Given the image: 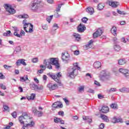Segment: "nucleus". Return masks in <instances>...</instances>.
Segmentation results:
<instances>
[{
  "label": "nucleus",
  "mask_w": 129,
  "mask_h": 129,
  "mask_svg": "<svg viewBox=\"0 0 129 129\" xmlns=\"http://www.w3.org/2000/svg\"><path fill=\"white\" fill-rule=\"evenodd\" d=\"M44 65L48 69H52V65H54L56 69H59L60 68V64L58 62V60H56L55 58H50L48 59H44L43 61Z\"/></svg>",
  "instance_id": "obj_1"
},
{
  "label": "nucleus",
  "mask_w": 129,
  "mask_h": 129,
  "mask_svg": "<svg viewBox=\"0 0 129 129\" xmlns=\"http://www.w3.org/2000/svg\"><path fill=\"white\" fill-rule=\"evenodd\" d=\"M41 1L39 0H34L32 1L30 6L29 8L32 12H34L35 13H37L38 10L40 9Z\"/></svg>",
  "instance_id": "obj_2"
},
{
  "label": "nucleus",
  "mask_w": 129,
  "mask_h": 129,
  "mask_svg": "<svg viewBox=\"0 0 129 129\" xmlns=\"http://www.w3.org/2000/svg\"><path fill=\"white\" fill-rule=\"evenodd\" d=\"M99 80L102 82H104L106 80H108L110 78V73L107 70H103L100 72L99 76Z\"/></svg>",
  "instance_id": "obj_3"
},
{
  "label": "nucleus",
  "mask_w": 129,
  "mask_h": 129,
  "mask_svg": "<svg viewBox=\"0 0 129 129\" xmlns=\"http://www.w3.org/2000/svg\"><path fill=\"white\" fill-rule=\"evenodd\" d=\"M23 24L24 26V30L26 33H33L34 32L33 30L34 26L30 23H27L26 19L23 20Z\"/></svg>",
  "instance_id": "obj_4"
},
{
  "label": "nucleus",
  "mask_w": 129,
  "mask_h": 129,
  "mask_svg": "<svg viewBox=\"0 0 129 129\" xmlns=\"http://www.w3.org/2000/svg\"><path fill=\"white\" fill-rule=\"evenodd\" d=\"M50 77L53 79L55 82L58 83L59 86H62V83H61V81L60 80V77H61L62 75H61V72H59L57 73L56 75L52 74L49 75Z\"/></svg>",
  "instance_id": "obj_5"
},
{
  "label": "nucleus",
  "mask_w": 129,
  "mask_h": 129,
  "mask_svg": "<svg viewBox=\"0 0 129 129\" xmlns=\"http://www.w3.org/2000/svg\"><path fill=\"white\" fill-rule=\"evenodd\" d=\"M27 119H30V116L28 115L27 112H23L22 115L19 117L20 122L23 124L24 122H28Z\"/></svg>",
  "instance_id": "obj_6"
},
{
  "label": "nucleus",
  "mask_w": 129,
  "mask_h": 129,
  "mask_svg": "<svg viewBox=\"0 0 129 129\" xmlns=\"http://www.w3.org/2000/svg\"><path fill=\"white\" fill-rule=\"evenodd\" d=\"M78 74V70L76 68H71L70 69V73H68V76L70 78H74Z\"/></svg>",
  "instance_id": "obj_7"
},
{
  "label": "nucleus",
  "mask_w": 129,
  "mask_h": 129,
  "mask_svg": "<svg viewBox=\"0 0 129 129\" xmlns=\"http://www.w3.org/2000/svg\"><path fill=\"white\" fill-rule=\"evenodd\" d=\"M4 7L6 11L9 13V14H11V15L16 14V10L13 8V6L10 4H5Z\"/></svg>",
  "instance_id": "obj_8"
},
{
  "label": "nucleus",
  "mask_w": 129,
  "mask_h": 129,
  "mask_svg": "<svg viewBox=\"0 0 129 129\" xmlns=\"http://www.w3.org/2000/svg\"><path fill=\"white\" fill-rule=\"evenodd\" d=\"M69 58H70V55L68 52H64L62 53L61 59L64 63H68L69 61Z\"/></svg>",
  "instance_id": "obj_9"
},
{
  "label": "nucleus",
  "mask_w": 129,
  "mask_h": 129,
  "mask_svg": "<svg viewBox=\"0 0 129 129\" xmlns=\"http://www.w3.org/2000/svg\"><path fill=\"white\" fill-rule=\"evenodd\" d=\"M120 73L123 74L125 78L129 79V71L125 69H119L118 70Z\"/></svg>",
  "instance_id": "obj_10"
},
{
  "label": "nucleus",
  "mask_w": 129,
  "mask_h": 129,
  "mask_svg": "<svg viewBox=\"0 0 129 129\" xmlns=\"http://www.w3.org/2000/svg\"><path fill=\"white\" fill-rule=\"evenodd\" d=\"M47 87L50 90H55L58 88V85L56 84H53L52 83H49L47 84Z\"/></svg>",
  "instance_id": "obj_11"
},
{
  "label": "nucleus",
  "mask_w": 129,
  "mask_h": 129,
  "mask_svg": "<svg viewBox=\"0 0 129 129\" xmlns=\"http://www.w3.org/2000/svg\"><path fill=\"white\" fill-rule=\"evenodd\" d=\"M102 35V30L100 29H98L95 33L93 34V37L94 39H96L97 37L101 36Z\"/></svg>",
  "instance_id": "obj_12"
},
{
  "label": "nucleus",
  "mask_w": 129,
  "mask_h": 129,
  "mask_svg": "<svg viewBox=\"0 0 129 129\" xmlns=\"http://www.w3.org/2000/svg\"><path fill=\"white\" fill-rule=\"evenodd\" d=\"M52 107L53 108H62L63 104H61L59 102H55L52 104Z\"/></svg>",
  "instance_id": "obj_13"
},
{
  "label": "nucleus",
  "mask_w": 129,
  "mask_h": 129,
  "mask_svg": "<svg viewBox=\"0 0 129 129\" xmlns=\"http://www.w3.org/2000/svg\"><path fill=\"white\" fill-rule=\"evenodd\" d=\"M86 30V27L84 25L80 24L78 27V32L79 33H83L84 31Z\"/></svg>",
  "instance_id": "obj_14"
},
{
  "label": "nucleus",
  "mask_w": 129,
  "mask_h": 129,
  "mask_svg": "<svg viewBox=\"0 0 129 129\" xmlns=\"http://www.w3.org/2000/svg\"><path fill=\"white\" fill-rule=\"evenodd\" d=\"M13 29L14 31V35L16 36V37H18V38H21V34L18 33L19 31V28L17 27H13Z\"/></svg>",
  "instance_id": "obj_15"
},
{
  "label": "nucleus",
  "mask_w": 129,
  "mask_h": 129,
  "mask_svg": "<svg viewBox=\"0 0 129 129\" xmlns=\"http://www.w3.org/2000/svg\"><path fill=\"white\" fill-rule=\"evenodd\" d=\"M21 64L23 65L24 66H26V65H27V63H26V62H25V59H20L17 61L16 62L17 66H21Z\"/></svg>",
  "instance_id": "obj_16"
},
{
  "label": "nucleus",
  "mask_w": 129,
  "mask_h": 129,
  "mask_svg": "<svg viewBox=\"0 0 129 129\" xmlns=\"http://www.w3.org/2000/svg\"><path fill=\"white\" fill-rule=\"evenodd\" d=\"M108 3L112 8H117V6H118V3L115 2H112L111 1H108Z\"/></svg>",
  "instance_id": "obj_17"
},
{
  "label": "nucleus",
  "mask_w": 129,
  "mask_h": 129,
  "mask_svg": "<svg viewBox=\"0 0 129 129\" xmlns=\"http://www.w3.org/2000/svg\"><path fill=\"white\" fill-rule=\"evenodd\" d=\"M108 107L107 106H103L100 111H102L103 113H107V112H108Z\"/></svg>",
  "instance_id": "obj_18"
},
{
  "label": "nucleus",
  "mask_w": 129,
  "mask_h": 129,
  "mask_svg": "<svg viewBox=\"0 0 129 129\" xmlns=\"http://www.w3.org/2000/svg\"><path fill=\"white\" fill-rule=\"evenodd\" d=\"M35 124V122L34 121H31L30 123H28L27 124H25L24 125V126L22 127V129H25V127H27V126H30V127H32V126H34V125Z\"/></svg>",
  "instance_id": "obj_19"
},
{
  "label": "nucleus",
  "mask_w": 129,
  "mask_h": 129,
  "mask_svg": "<svg viewBox=\"0 0 129 129\" xmlns=\"http://www.w3.org/2000/svg\"><path fill=\"white\" fill-rule=\"evenodd\" d=\"M126 62L125 58H121L118 60V64L119 65H124V64H126Z\"/></svg>",
  "instance_id": "obj_20"
},
{
  "label": "nucleus",
  "mask_w": 129,
  "mask_h": 129,
  "mask_svg": "<svg viewBox=\"0 0 129 129\" xmlns=\"http://www.w3.org/2000/svg\"><path fill=\"white\" fill-rule=\"evenodd\" d=\"M73 37H74L76 41H79L80 40V39H81V37L80 35L79 34L77 33H74L73 34Z\"/></svg>",
  "instance_id": "obj_21"
},
{
  "label": "nucleus",
  "mask_w": 129,
  "mask_h": 129,
  "mask_svg": "<svg viewBox=\"0 0 129 129\" xmlns=\"http://www.w3.org/2000/svg\"><path fill=\"white\" fill-rule=\"evenodd\" d=\"M112 122L113 123H116V122H122V119L120 118H117L116 117H114L112 119Z\"/></svg>",
  "instance_id": "obj_22"
},
{
  "label": "nucleus",
  "mask_w": 129,
  "mask_h": 129,
  "mask_svg": "<svg viewBox=\"0 0 129 129\" xmlns=\"http://www.w3.org/2000/svg\"><path fill=\"white\" fill-rule=\"evenodd\" d=\"M16 17L17 18H18V19H28V18H29V15L27 14H23L17 15Z\"/></svg>",
  "instance_id": "obj_23"
},
{
  "label": "nucleus",
  "mask_w": 129,
  "mask_h": 129,
  "mask_svg": "<svg viewBox=\"0 0 129 129\" xmlns=\"http://www.w3.org/2000/svg\"><path fill=\"white\" fill-rule=\"evenodd\" d=\"M100 117L101 118H102V119H103V120H104L106 122H108V121H109V119H108V117L104 114H101Z\"/></svg>",
  "instance_id": "obj_24"
},
{
  "label": "nucleus",
  "mask_w": 129,
  "mask_h": 129,
  "mask_svg": "<svg viewBox=\"0 0 129 129\" xmlns=\"http://www.w3.org/2000/svg\"><path fill=\"white\" fill-rule=\"evenodd\" d=\"M117 31V29L115 26H113L111 29V33L114 35L116 36V31Z\"/></svg>",
  "instance_id": "obj_25"
},
{
  "label": "nucleus",
  "mask_w": 129,
  "mask_h": 129,
  "mask_svg": "<svg viewBox=\"0 0 129 129\" xmlns=\"http://www.w3.org/2000/svg\"><path fill=\"white\" fill-rule=\"evenodd\" d=\"M94 67L98 69V68H100L101 67V63L99 61H97L94 63Z\"/></svg>",
  "instance_id": "obj_26"
},
{
  "label": "nucleus",
  "mask_w": 129,
  "mask_h": 129,
  "mask_svg": "<svg viewBox=\"0 0 129 129\" xmlns=\"http://www.w3.org/2000/svg\"><path fill=\"white\" fill-rule=\"evenodd\" d=\"M92 44H93V40H91L88 42V44H87L85 45V47H87V49H88V48H92Z\"/></svg>",
  "instance_id": "obj_27"
},
{
  "label": "nucleus",
  "mask_w": 129,
  "mask_h": 129,
  "mask_svg": "<svg viewBox=\"0 0 129 129\" xmlns=\"http://www.w3.org/2000/svg\"><path fill=\"white\" fill-rule=\"evenodd\" d=\"M28 79V76L27 75L24 76V77H20V81L21 82H26Z\"/></svg>",
  "instance_id": "obj_28"
},
{
  "label": "nucleus",
  "mask_w": 129,
  "mask_h": 129,
  "mask_svg": "<svg viewBox=\"0 0 129 129\" xmlns=\"http://www.w3.org/2000/svg\"><path fill=\"white\" fill-rule=\"evenodd\" d=\"M119 90L120 92H122V93L126 92V93H129V89L126 88H122L121 89H120Z\"/></svg>",
  "instance_id": "obj_29"
},
{
  "label": "nucleus",
  "mask_w": 129,
  "mask_h": 129,
  "mask_svg": "<svg viewBox=\"0 0 129 129\" xmlns=\"http://www.w3.org/2000/svg\"><path fill=\"white\" fill-rule=\"evenodd\" d=\"M97 8L99 11H101V10L104 9V5L102 3H99L97 6Z\"/></svg>",
  "instance_id": "obj_30"
},
{
  "label": "nucleus",
  "mask_w": 129,
  "mask_h": 129,
  "mask_svg": "<svg viewBox=\"0 0 129 129\" xmlns=\"http://www.w3.org/2000/svg\"><path fill=\"white\" fill-rule=\"evenodd\" d=\"M30 87L32 90H38V85L35 84L34 83L30 85Z\"/></svg>",
  "instance_id": "obj_31"
},
{
  "label": "nucleus",
  "mask_w": 129,
  "mask_h": 129,
  "mask_svg": "<svg viewBox=\"0 0 129 129\" xmlns=\"http://www.w3.org/2000/svg\"><path fill=\"white\" fill-rule=\"evenodd\" d=\"M86 12L90 14V15H92L94 13L93 9L92 8L89 7L87 9Z\"/></svg>",
  "instance_id": "obj_32"
},
{
  "label": "nucleus",
  "mask_w": 129,
  "mask_h": 129,
  "mask_svg": "<svg viewBox=\"0 0 129 129\" xmlns=\"http://www.w3.org/2000/svg\"><path fill=\"white\" fill-rule=\"evenodd\" d=\"M114 49L115 50V51L118 52V51H120L121 48L120 47V46L118 45H115L114 46Z\"/></svg>",
  "instance_id": "obj_33"
},
{
  "label": "nucleus",
  "mask_w": 129,
  "mask_h": 129,
  "mask_svg": "<svg viewBox=\"0 0 129 129\" xmlns=\"http://www.w3.org/2000/svg\"><path fill=\"white\" fill-rule=\"evenodd\" d=\"M43 112L42 111H37L34 115H36V116H38V117H41V116H43Z\"/></svg>",
  "instance_id": "obj_34"
},
{
  "label": "nucleus",
  "mask_w": 129,
  "mask_h": 129,
  "mask_svg": "<svg viewBox=\"0 0 129 129\" xmlns=\"http://www.w3.org/2000/svg\"><path fill=\"white\" fill-rule=\"evenodd\" d=\"M21 51V47L17 46L15 48V50L14 51V54H18V53H20V51Z\"/></svg>",
  "instance_id": "obj_35"
},
{
  "label": "nucleus",
  "mask_w": 129,
  "mask_h": 129,
  "mask_svg": "<svg viewBox=\"0 0 129 129\" xmlns=\"http://www.w3.org/2000/svg\"><path fill=\"white\" fill-rule=\"evenodd\" d=\"M35 97H36V94L34 93H32L30 96H29L27 98L29 100L30 99V100H34L35 99Z\"/></svg>",
  "instance_id": "obj_36"
},
{
  "label": "nucleus",
  "mask_w": 129,
  "mask_h": 129,
  "mask_svg": "<svg viewBox=\"0 0 129 129\" xmlns=\"http://www.w3.org/2000/svg\"><path fill=\"white\" fill-rule=\"evenodd\" d=\"M115 91H116V88H112L107 90V92L108 93H111V92H115Z\"/></svg>",
  "instance_id": "obj_37"
},
{
  "label": "nucleus",
  "mask_w": 129,
  "mask_h": 129,
  "mask_svg": "<svg viewBox=\"0 0 129 129\" xmlns=\"http://www.w3.org/2000/svg\"><path fill=\"white\" fill-rule=\"evenodd\" d=\"M83 119L84 120H87L89 123H91V122H92V119L89 118L88 117H83Z\"/></svg>",
  "instance_id": "obj_38"
},
{
  "label": "nucleus",
  "mask_w": 129,
  "mask_h": 129,
  "mask_svg": "<svg viewBox=\"0 0 129 129\" xmlns=\"http://www.w3.org/2000/svg\"><path fill=\"white\" fill-rule=\"evenodd\" d=\"M3 108L5 110V111H7L8 112H10V107L6 105H4Z\"/></svg>",
  "instance_id": "obj_39"
},
{
  "label": "nucleus",
  "mask_w": 129,
  "mask_h": 129,
  "mask_svg": "<svg viewBox=\"0 0 129 129\" xmlns=\"http://www.w3.org/2000/svg\"><path fill=\"white\" fill-rule=\"evenodd\" d=\"M11 34H12V32H11V31L9 30V31H7V32L4 33L3 34V36L8 37L9 36H11Z\"/></svg>",
  "instance_id": "obj_40"
},
{
  "label": "nucleus",
  "mask_w": 129,
  "mask_h": 129,
  "mask_svg": "<svg viewBox=\"0 0 129 129\" xmlns=\"http://www.w3.org/2000/svg\"><path fill=\"white\" fill-rule=\"evenodd\" d=\"M110 107L114 109H117L118 106L116 103H112L111 104Z\"/></svg>",
  "instance_id": "obj_41"
},
{
  "label": "nucleus",
  "mask_w": 129,
  "mask_h": 129,
  "mask_svg": "<svg viewBox=\"0 0 129 129\" xmlns=\"http://www.w3.org/2000/svg\"><path fill=\"white\" fill-rule=\"evenodd\" d=\"M57 29H59V26H58V24L54 23L52 26V30H57Z\"/></svg>",
  "instance_id": "obj_42"
},
{
  "label": "nucleus",
  "mask_w": 129,
  "mask_h": 129,
  "mask_svg": "<svg viewBox=\"0 0 129 129\" xmlns=\"http://www.w3.org/2000/svg\"><path fill=\"white\" fill-rule=\"evenodd\" d=\"M52 19H53V15L47 17L46 20L49 23H50L52 21Z\"/></svg>",
  "instance_id": "obj_43"
},
{
  "label": "nucleus",
  "mask_w": 129,
  "mask_h": 129,
  "mask_svg": "<svg viewBox=\"0 0 129 129\" xmlns=\"http://www.w3.org/2000/svg\"><path fill=\"white\" fill-rule=\"evenodd\" d=\"M0 88L1 89H3V90H6L7 89V87L4 85V84H0Z\"/></svg>",
  "instance_id": "obj_44"
},
{
  "label": "nucleus",
  "mask_w": 129,
  "mask_h": 129,
  "mask_svg": "<svg viewBox=\"0 0 129 129\" xmlns=\"http://www.w3.org/2000/svg\"><path fill=\"white\" fill-rule=\"evenodd\" d=\"M54 121L55 122V123H58L61 121V118L56 117L54 119Z\"/></svg>",
  "instance_id": "obj_45"
},
{
  "label": "nucleus",
  "mask_w": 129,
  "mask_h": 129,
  "mask_svg": "<svg viewBox=\"0 0 129 129\" xmlns=\"http://www.w3.org/2000/svg\"><path fill=\"white\" fill-rule=\"evenodd\" d=\"M62 5L63 4H59L58 5V7L56 8V12L58 13V12H60V10H61V7H62Z\"/></svg>",
  "instance_id": "obj_46"
},
{
  "label": "nucleus",
  "mask_w": 129,
  "mask_h": 129,
  "mask_svg": "<svg viewBox=\"0 0 129 129\" xmlns=\"http://www.w3.org/2000/svg\"><path fill=\"white\" fill-rule=\"evenodd\" d=\"M117 12L119 15H125V13L124 11H121L118 9L117 10Z\"/></svg>",
  "instance_id": "obj_47"
},
{
  "label": "nucleus",
  "mask_w": 129,
  "mask_h": 129,
  "mask_svg": "<svg viewBox=\"0 0 129 129\" xmlns=\"http://www.w3.org/2000/svg\"><path fill=\"white\" fill-rule=\"evenodd\" d=\"M12 116L14 118H17V112L14 111L11 114Z\"/></svg>",
  "instance_id": "obj_48"
},
{
  "label": "nucleus",
  "mask_w": 129,
  "mask_h": 129,
  "mask_svg": "<svg viewBox=\"0 0 129 129\" xmlns=\"http://www.w3.org/2000/svg\"><path fill=\"white\" fill-rule=\"evenodd\" d=\"M82 21L83 23H84L85 24H86L87 22L88 21V19L86 17H84L82 19Z\"/></svg>",
  "instance_id": "obj_49"
},
{
  "label": "nucleus",
  "mask_w": 129,
  "mask_h": 129,
  "mask_svg": "<svg viewBox=\"0 0 129 129\" xmlns=\"http://www.w3.org/2000/svg\"><path fill=\"white\" fill-rule=\"evenodd\" d=\"M32 61L33 62V63H37V62H38V58L35 57L33 58L32 59Z\"/></svg>",
  "instance_id": "obj_50"
},
{
  "label": "nucleus",
  "mask_w": 129,
  "mask_h": 129,
  "mask_svg": "<svg viewBox=\"0 0 129 129\" xmlns=\"http://www.w3.org/2000/svg\"><path fill=\"white\" fill-rule=\"evenodd\" d=\"M58 115H61V116H64V111H60L58 112Z\"/></svg>",
  "instance_id": "obj_51"
},
{
  "label": "nucleus",
  "mask_w": 129,
  "mask_h": 129,
  "mask_svg": "<svg viewBox=\"0 0 129 129\" xmlns=\"http://www.w3.org/2000/svg\"><path fill=\"white\" fill-rule=\"evenodd\" d=\"M61 15H60L59 14V13H58V12H56V13L54 15V17L56 18H60V16Z\"/></svg>",
  "instance_id": "obj_52"
},
{
  "label": "nucleus",
  "mask_w": 129,
  "mask_h": 129,
  "mask_svg": "<svg viewBox=\"0 0 129 129\" xmlns=\"http://www.w3.org/2000/svg\"><path fill=\"white\" fill-rule=\"evenodd\" d=\"M4 68H5L6 69L8 70L9 69V68H12V66H8L7 64H5L4 66Z\"/></svg>",
  "instance_id": "obj_53"
},
{
  "label": "nucleus",
  "mask_w": 129,
  "mask_h": 129,
  "mask_svg": "<svg viewBox=\"0 0 129 129\" xmlns=\"http://www.w3.org/2000/svg\"><path fill=\"white\" fill-rule=\"evenodd\" d=\"M5 78H6V77L3 74V73H0V79H5Z\"/></svg>",
  "instance_id": "obj_54"
},
{
  "label": "nucleus",
  "mask_w": 129,
  "mask_h": 129,
  "mask_svg": "<svg viewBox=\"0 0 129 129\" xmlns=\"http://www.w3.org/2000/svg\"><path fill=\"white\" fill-rule=\"evenodd\" d=\"M48 4H50V5H52L54 4V0H46Z\"/></svg>",
  "instance_id": "obj_55"
},
{
  "label": "nucleus",
  "mask_w": 129,
  "mask_h": 129,
  "mask_svg": "<svg viewBox=\"0 0 129 129\" xmlns=\"http://www.w3.org/2000/svg\"><path fill=\"white\" fill-rule=\"evenodd\" d=\"M63 100H64V102H66V104L69 105V101L67 100V99L63 98Z\"/></svg>",
  "instance_id": "obj_56"
},
{
  "label": "nucleus",
  "mask_w": 129,
  "mask_h": 129,
  "mask_svg": "<svg viewBox=\"0 0 129 129\" xmlns=\"http://www.w3.org/2000/svg\"><path fill=\"white\" fill-rule=\"evenodd\" d=\"M37 109L35 107L32 108V112H34V115L37 112Z\"/></svg>",
  "instance_id": "obj_57"
},
{
  "label": "nucleus",
  "mask_w": 129,
  "mask_h": 129,
  "mask_svg": "<svg viewBox=\"0 0 129 129\" xmlns=\"http://www.w3.org/2000/svg\"><path fill=\"white\" fill-rule=\"evenodd\" d=\"M43 30H48V26L47 25H44L42 26Z\"/></svg>",
  "instance_id": "obj_58"
},
{
  "label": "nucleus",
  "mask_w": 129,
  "mask_h": 129,
  "mask_svg": "<svg viewBox=\"0 0 129 129\" xmlns=\"http://www.w3.org/2000/svg\"><path fill=\"white\" fill-rule=\"evenodd\" d=\"M99 128L100 129H103L104 128V123H101L99 125Z\"/></svg>",
  "instance_id": "obj_59"
},
{
  "label": "nucleus",
  "mask_w": 129,
  "mask_h": 129,
  "mask_svg": "<svg viewBox=\"0 0 129 129\" xmlns=\"http://www.w3.org/2000/svg\"><path fill=\"white\" fill-rule=\"evenodd\" d=\"M44 87L43 86H40L38 87L37 90H43Z\"/></svg>",
  "instance_id": "obj_60"
},
{
  "label": "nucleus",
  "mask_w": 129,
  "mask_h": 129,
  "mask_svg": "<svg viewBox=\"0 0 129 129\" xmlns=\"http://www.w3.org/2000/svg\"><path fill=\"white\" fill-rule=\"evenodd\" d=\"M94 84H95L97 86H100V83L99 82H97V81H94Z\"/></svg>",
  "instance_id": "obj_61"
},
{
  "label": "nucleus",
  "mask_w": 129,
  "mask_h": 129,
  "mask_svg": "<svg viewBox=\"0 0 129 129\" xmlns=\"http://www.w3.org/2000/svg\"><path fill=\"white\" fill-rule=\"evenodd\" d=\"M51 35H55L56 34V30L51 29Z\"/></svg>",
  "instance_id": "obj_62"
},
{
  "label": "nucleus",
  "mask_w": 129,
  "mask_h": 129,
  "mask_svg": "<svg viewBox=\"0 0 129 129\" xmlns=\"http://www.w3.org/2000/svg\"><path fill=\"white\" fill-rule=\"evenodd\" d=\"M40 68H42L41 69H42L43 70H46V66H44L43 65H40Z\"/></svg>",
  "instance_id": "obj_63"
},
{
  "label": "nucleus",
  "mask_w": 129,
  "mask_h": 129,
  "mask_svg": "<svg viewBox=\"0 0 129 129\" xmlns=\"http://www.w3.org/2000/svg\"><path fill=\"white\" fill-rule=\"evenodd\" d=\"M121 41L123 42V43H126V40H125V38L124 37H122L121 39Z\"/></svg>",
  "instance_id": "obj_64"
}]
</instances>
